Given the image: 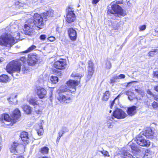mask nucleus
<instances>
[{"instance_id": "obj_49", "label": "nucleus", "mask_w": 158, "mask_h": 158, "mask_svg": "<svg viewBox=\"0 0 158 158\" xmlns=\"http://www.w3.org/2000/svg\"><path fill=\"white\" fill-rule=\"evenodd\" d=\"M134 98V95H132L131 96H129L128 97V99L130 101H132Z\"/></svg>"}, {"instance_id": "obj_5", "label": "nucleus", "mask_w": 158, "mask_h": 158, "mask_svg": "<svg viewBox=\"0 0 158 158\" xmlns=\"http://www.w3.org/2000/svg\"><path fill=\"white\" fill-rule=\"evenodd\" d=\"M21 113L19 109H16L13 112L10 117L7 114H5L3 116L4 120L6 122L15 123L18 119L20 117Z\"/></svg>"}, {"instance_id": "obj_6", "label": "nucleus", "mask_w": 158, "mask_h": 158, "mask_svg": "<svg viewBox=\"0 0 158 158\" xmlns=\"http://www.w3.org/2000/svg\"><path fill=\"white\" fill-rule=\"evenodd\" d=\"M108 11L109 12L117 15L118 16L119 15L124 16L125 15V13L123 12V10L118 5H112L111 10H108Z\"/></svg>"}, {"instance_id": "obj_30", "label": "nucleus", "mask_w": 158, "mask_h": 158, "mask_svg": "<svg viewBox=\"0 0 158 158\" xmlns=\"http://www.w3.org/2000/svg\"><path fill=\"white\" fill-rule=\"evenodd\" d=\"M17 97V95H13L11 96L8 99V101L9 102H12L14 103V101L16 102V103L17 102V100L16 99Z\"/></svg>"}, {"instance_id": "obj_16", "label": "nucleus", "mask_w": 158, "mask_h": 158, "mask_svg": "<svg viewBox=\"0 0 158 158\" xmlns=\"http://www.w3.org/2000/svg\"><path fill=\"white\" fill-rule=\"evenodd\" d=\"M88 75L87 77L89 79L92 77L93 74V64L92 62L91 61L88 62Z\"/></svg>"}, {"instance_id": "obj_13", "label": "nucleus", "mask_w": 158, "mask_h": 158, "mask_svg": "<svg viewBox=\"0 0 158 158\" xmlns=\"http://www.w3.org/2000/svg\"><path fill=\"white\" fill-rule=\"evenodd\" d=\"M69 36L72 40H75L77 38V33L74 28H70L68 30Z\"/></svg>"}, {"instance_id": "obj_43", "label": "nucleus", "mask_w": 158, "mask_h": 158, "mask_svg": "<svg viewBox=\"0 0 158 158\" xmlns=\"http://www.w3.org/2000/svg\"><path fill=\"white\" fill-rule=\"evenodd\" d=\"M47 37L46 35H41L40 36V39L42 40H44Z\"/></svg>"}, {"instance_id": "obj_35", "label": "nucleus", "mask_w": 158, "mask_h": 158, "mask_svg": "<svg viewBox=\"0 0 158 158\" xmlns=\"http://www.w3.org/2000/svg\"><path fill=\"white\" fill-rule=\"evenodd\" d=\"M99 152L104 155L105 157H109L110 156L109 152L103 150V151H99Z\"/></svg>"}, {"instance_id": "obj_25", "label": "nucleus", "mask_w": 158, "mask_h": 158, "mask_svg": "<svg viewBox=\"0 0 158 158\" xmlns=\"http://www.w3.org/2000/svg\"><path fill=\"white\" fill-rule=\"evenodd\" d=\"M158 54V49H152L148 53V55L149 56L153 57L157 55Z\"/></svg>"}, {"instance_id": "obj_45", "label": "nucleus", "mask_w": 158, "mask_h": 158, "mask_svg": "<svg viewBox=\"0 0 158 158\" xmlns=\"http://www.w3.org/2000/svg\"><path fill=\"white\" fill-rule=\"evenodd\" d=\"M48 40L50 41H53L55 40V38L53 36H51L48 38Z\"/></svg>"}, {"instance_id": "obj_38", "label": "nucleus", "mask_w": 158, "mask_h": 158, "mask_svg": "<svg viewBox=\"0 0 158 158\" xmlns=\"http://www.w3.org/2000/svg\"><path fill=\"white\" fill-rule=\"evenodd\" d=\"M119 96L120 94H119L117 97H116L113 101H112V102H111V104L110 105V108L111 109H112L114 104L115 101L116 100H117V101H118V98L119 97Z\"/></svg>"}, {"instance_id": "obj_17", "label": "nucleus", "mask_w": 158, "mask_h": 158, "mask_svg": "<svg viewBox=\"0 0 158 158\" xmlns=\"http://www.w3.org/2000/svg\"><path fill=\"white\" fill-rule=\"evenodd\" d=\"M22 141L24 144H27L29 143V138L28 136V133L26 132H23L20 135Z\"/></svg>"}, {"instance_id": "obj_8", "label": "nucleus", "mask_w": 158, "mask_h": 158, "mask_svg": "<svg viewBox=\"0 0 158 158\" xmlns=\"http://www.w3.org/2000/svg\"><path fill=\"white\" fill-rule=\"evenodd\" d=\"M136 141L137 144L142 146L148 147L150 144L149 141L146 140L141 135L138 136L136 138Z\"/></svg>"}, {"instance_id": "obj_20", "label": "nucleus", "mask_w": 158, "mask_h": 158, "mask_svg": "<svg viewBox=\"0 0 158 158\" xmlns=\"http://www.w3.org/2000/svg\"><path fill=\"white\" fill-rule=\"evenodd\" d=\"M112 30H114L115 32H118L121 29L120 24L117 22L112 23Z\"/></svg>"}, {"instance_id": "obj_51", "label": "nucleus", "mask_w": 158, "mask_h": 158, "mask_svg": "<svg viewBox=\"0 0 158 158\" xmlns=\"http://www.w3.org/2000/svg\"><path fill=\"white\" fill-rule=\"evenodd\" d=\"M35 112L37 114H40L41 113V111L39 110H35Z\"/></svg>"}, {"instance_id": "obj_24", "label": "nucleus", "mask_w": 158, "mask_h": 158, "mask_svg": "<svg viewBox=\"0 0 158 158\" xmlns=\"http://www.w3.org/2000/svg\"><path fill=\"white\" fill-rule=\"evenodd\" d=\"M15 7L17 9H19L23 7L26 5L25 3H22L19 1H16L15 3Z\"/></svg>"}, {"instance_id": "obj_3", "label": "nucleus", "mask_w": 158, "mask_h": 158, "mask_svg": "<svg viewBox=\"0 0 158 158\" xmlns=\"http://www.w3.org/2000/svg\"><path fill=\"white\" fill-rule=\"evenodd\" d=\"M71 76L74 77L77 80L75 81L72 80H69L66 83V84L69 89L68 90L71 93L74 92L76 90V86L79 84V83L82 76L80 74L73 73Z\"/></svg>"}, {"instance_id": "obj_46", "label": "nucleus", "mask_w": 158, "mask_h": 158, "mask_svg": "<svg viewBox=\"0 0 158 158\" xmlns=\"http://www.w3.org/2000/svg\"><path fill=\"white\" fill-rule=\"evenodd\" d=\"M53 71L54 73H55V74L57 75H60V76L61 75V73L58 71L57 70H53Z\"/></svg>"}, {"instance_id": "obj_55", "label": "nucleus", "mask_w": 158, "mask_h": 158, "mask_svg": "<svg viewBox=\"0 0 158 158\" xmlns=\"http://www.w3.org/2000/svg\"><path fill=\"white\" fill-rule=\"evenodd\" d=\"M154 89L156 91L158 92V85L154 87Z\"/></svg>"}, {"instance_id": "obj_57", "label": "nucleus", "mask_w": 158, "mask_h": 158, "mask_svg": "<svg viewBox=\"0 0 158 158\" xmlns=\"http://www.w3.org/2000/svg\"><path fill=\"white\" fill-rule=\"evenodd\" d=\"M148 94H150V95L152 94V92L150 91H148Z\"/></svg>"}, {"instance_id": "obj_44", "label": "nucleus", "mask_w": 158, "mask_h": 158, "mask_svg": "<svg viewBox=\"0 0 158 158\" xmlns=\"http://www.w3.org/2000/svg\"><path fill=\"white\" fill-rule=\"evenodd\" d=\"M61 131L64 132V133H65L68 132L69 131V130L67 127H64L62 128V129Z\"/></svg>"}, {"instance_id": "obj_61", "label": "nucleus", "mask_w": 158, "mask_h": 158, "mask_svg": "<svg viewBox=\"0 0 158 158\" xmlns=\"http://www.w3.org/2000/svg\"><path fill=\"white\" fill-rule=\"evenodd\" d=\"M80 6V5H78V7H79V6Z\"/></svg>"}, {"instance_id": "obj_53", "label": "nucleus", "mask_w": 158, "mask_h": 158, "mask_svg": "<svg viewBox=\"0 0 158 158\" xmlns=\"http://www.w3.org/2000/svg\"><path fill=\"white\" fill-rule=\"evenodd\" d=\"M25 57H21L20 58V59L21 61H22L23 62H24L25 60Z\"/></svg>"}, {"instance_id": "obj_7", "label": "nucleus", "mask_w": 158, "mask_h": 158, "mask_svg": "<svg viewBox=\"0 0 158 158\" xmlns=\"http://www.w3.org/2000/svg\"><path fill=\"white\" fill-rule=\"evenodd\" d=\"M67 15L65 18V20L68 23H71L73 22L75 20V15L74 13V9L69 7L66 9Z\"/></svg>"}, {"instance_id": "obj_2", "label": "nucleus", "mask_w": 158, "mask_h": 158, "mask_svg": "<svg viewBox=\"0 0 158 158\" xmlns=\"http://www.w3.org/2000/svg\"><path fill=\"white\" fill-rule=\"evenodd\" d=\"M15 35L6 33L2 35L0 37V45L10 47L15 43Z\"/></svg>"}, {"instance_id": "obj_4", "label": "nucleus", "mask_w": 158, "mask_h": 158, "mask_svg": "<svg viewBox=\"0 0 158 158\" xmlns=\"http://www.w3.org/2000/svg\"><path fill=\"white\" fill-rule=\"evenodd\" d=\"M6 69L7 72L13 76L15 72L19 73L20 71L21 64L18 61L13 60L7 64Z\"/></svg>"}, {"instance_id": "obj_63", "label": "nucleus", "mask_w": 158, "mask_h": 158, "mask_svg": "<svg viewBox=\"0 0 158 158\" xmlns=\"http://www.w3.org/2000/svg\"><path fill=\"white\" fill-rule=\"evenodd\" d=\"M1 150V148L0 147V151Z\"/></svg>"}, {"instance_id": "obj_50", "label": "nucleus", "mask_w": 158, "mask_h": 158, "mask_svg": "<svg viewBox=\"0 0 158 158\" xmlns=\"http://www.w3.org/2000/svg\"><path fill=\"white\" fill-rule=\"evenodd\" d=\"M64 132L62 131H61L60 130V131L58 133L59 135L61 137L63 135L64 133Z\"/></svg>"}, {"instance_id": "obj_14", "label": "nucleus", "mask_w": 158, "mask_h": 158, "mask_svg": "<svg viewBox=\"0 0 158 158\" xmlns=\"http://www.w3.org/2000/svg\"><path fill=\"white\" fill-rule=\"evenodd\" d=\"M57 99L60 102L68 103L70 100V98L69 96H66L62 94H59L57 98Z\"/></svg>"}, {"instance_id": "obj_12", "label": "nucleus", "mask_w": 158, "mask_h": 158, "mask_svg": "<svg viewBox=\"0 0 158 158\" xmlns=\"http://www.w3.org/2000/svg\"><path fill=\"white\" fill-rule=\"evenodd\" d=\"M29 59L28 60V63L29 65L33 66L35 65L39 60L38 56L31 55L28 56Z\"/></svg>"}, {"instance_id": "obj_28", "label": "nucleus", "mask_w": 158, "mask_h": 158, "mask_svg": "<svg viewBox=\"0 0 158 158\" xmlns=\"http://www.w3.org/2000/svg\"><path fill=\"white\" fill-rule=\"evenodd\" d=\"M36 48V47L34 45H32L31 47H29L27 50L23 52V53H27L29 52H31L34 49H35Z\"/></svg>"}, {"instance_id": "obj_42", "label": "nucleus", "mask_w": 158, "mask_h": 158, "mask_svg": "<svg viewBox=\"0 0 158 158\" xmlns=\"http://www.w3.org/2000/svg\"><path fill=\"white\" fill-rule=\"evenodd\" d=\"M116 77L117 78V79H123L125 77V75L123 74H120L118 76H116Z\"/></svg>"}, {"instance_id": "obj_60", "label": "nucleus", "mask_w": 158, "mask_h": 158, "mask_svg": "<svg viewBox=\"0 0 158 158\" xmlns=\"http://www.w3.org/2000/svg\"><path fill=\"white\" fill-rule=\"evenodd\" d=\"M111 110H110V113H111Z\"/></svg>"}, {"instance_id": "obj_37", "label": "nucleus", "mask_w": 158, "mask_h": 158, "mask_svg": "<svg viewBox=\"0 0 158 158\" xmlns=\"http://www.w3.org/2000/svg\"><path fill=\"white\" fill-rule=\"evenodd\" d=\"M118 80L116 76H114L110 79V83L111 84H112L113 85V83L115 82L116 81Z\"/></svg>"}, {"instance_id": "obj_58", "label": "nucleus", "mask_w": 158, "mask_h": 158, "mask_svg": "<svg viewBox=\"0 0 158 158\" xmlns=\"http://www.w3.org/2000/svg\"><path fill=\"white\" fill-rule=\"evenodd\" d=\"M16 158H23V156H19L18 157H17Z\"/></svg>"}, {"instance_id": "obj_59", "label": "nucleus", "mask_w": 158, "mask_h": 158, "mask_svg": "<svg viewBox=\"0 0 158 158\" xmlns=\"http://www.w3.org/2000/svg\"><path fill=\"white\" fill-rule=\"evenodd\" d=\"M16 33L18 35V34L19 35V34L18 33V32H16Z\"/></svg>"}, {"instance_id": "obj_18", "label": "nucleus", "mask_w": 158, "mask_h": 158, "mask_svg": "<svg viewBox=\"0 0 158 158\" xmlns=\"http://www.w3.org/2000/svg\"><path fill=\"white\" fill-rule=\"evenodd\" d=\"M153 133L152 130L148 128L145 130L143 132V135L149 139H152L153 138Z\"/></svg>"}, {"instance_id": "obj_9", "label": "nucleus", "mask_w": 158, "mask_h": 158, "mask_svg": "<svg viewBox=\"0 0 158 158\" xmlns=\"http://www.w3.org/2000/svg\"><path fill=\"white\" fill-rule=\"evenodd\" d=\"M23 146L17 142H14L11 145L10 151L12 153L19 152V151L23 149Z\"/></svg>"}, {"instance_id": "obj_52", "label": "nucleus", "mask_w": 158, "mask_h": 158, "mask_svg": "<svg viewBox=\"0 0 158 158\" xmlns=\"http://www.w3.org/2000/svg\"><path fill=\"white\" fill-rule=\"evenodd\" d=\"M99 1V0H93L92 1V3L93 4H96Z\"/></svg>"}, {"instance_id": "obj_10", "label": "nucleus", "mask_w": 158, "mask_h": 158, "mask_svg": "<svg viewBox=\"0 0 158 158\" xmlns=\"http://www.w3.org/2000/svg\"><path fill=\"white\" fill-rule=\"evenodd\" d=\"M127 114L121 109H117L113 112V117L118 119H122L125 118Z\"/></svg>"}, {"instance_id": "obj_40", "label": "nucleus", "mask_w": 158, "mask_h": 158, "mask_svg": "<svg viewBox=\"0 0 158 158\" xmlns=\"http://www.w3.org/2000/svg\"><path fill=\"white\" fill-rule=\"evenodd\" d=\"M22 72H23V73H27L28 71V69L25 67V66H23V68H22Z\"/></svg>"}, {"instance_id": "obj_34", "label": "nucleus", "mask_w": 158, "mask_h": 158, "mask_svg": "<svg viewBox=\"0 0 158 158\" xmlns=\"http://www.w3.org/2000/svg\"><path fill=\"white\" fill-rule=\"evenodd\" d=\"M152 106V108L156 110H158V103L155 101L153 102L152 103L151 106Z\"/></svg>"}, {"instance_id": "obj_1", "label": "nucleus", "mask_w": 158, "mask_h": 158, "mask_svg": "<svg viewBox=\"0 0 158 158\" xmlns=\"http://www.w3.org/2000/svg\"><path fill=\"white\" fill-rule=\"evenodd\" d=\"M53 10L49 9L45 12L42 13L41 15L35 13L34 15V19H29L27 24H25L23 29L24 32L26 35L32 37L35 34L34 30L36 27L39 30L43 28L44 23L43 19L45 21L50 19L53 16Z\"/></svg>"}, {"instance_id": "obj_56", "label": "nucleus", "mask_w": 158, "mask_h": 158, "mask_svg": "<svg viewBox=\"0 0 158 158\" xmlns=\"http://www.w3.org/2000/svg\"><path fill=\"white\" fill-rule=\"evenodd\" d=\"M154 99L155 100L158 102V95H157V96H156L154 98Z\"/></svg>"}, {"instance_id": "obj_47", "label": "nucleus", "mask_w": 158, "mask_h": 158, "mask_svg": "<svg viewBox=\"0 0 158 158\" xmlns=\"http://www.w3.org/2000/svg\"><path fill=\"white\" fill-rule=\"evenodd\" d=\"M146 28V26L145 25H142L139 27L140 31H143Z\"/></svg>"}, {"instance_id": "obj_62", "label": "nucleus", "mask_w": 158, "mask_h": 158, "mask_svg": "<svg viewBox=\"0 0 158 158\" xmlns=\"http://www.w3.org/2000/svg\"><path fill=\"white\" fill-rule=\"evenodd\" d=\"M132 82H136V81H132Z\"/></svg>"}, {"instance_id": "obj_48", "label": "nucleus", "mask_w": 158, "mask_h": 158, "mask_svg": "<svg viewBox=\"0 0 158 158\" xmlns=\"http://www.w3.org/2000/svg\"><path fill=\"white\" fill-rule=\"evenodd\" d=\"M153 74L154 77L158 78V71L154 72H153Z\"/></svg>"}, {"instance_id": "obj_31", "label": "nucleus", "mask_w": 158, "mask_h": 158, "mask_svg": "<svg viewBox=\"0 0 158 158\" xmlns=\"http://www.w3.org/2000/svg\"><path fill=\"white\" fill-rule=\"evenodd\" d=\"M152 157V155L151 153L148 152H146L143 158H151Z\"/></svg>"}, {"instance_id": "obj_32", "label": "nucleus", "mask_w": 158, "mask_h": 158, "mask_svg": "<svg viewBox=\"0 0 158 158\" xmlns=\"http://www.w3.org/2000/svg\"><path fill=\"white\" fill-rule=\"evenodd\" d=\"M152 101L151 99H148L147 101L145 102V105L147 106L148 107L151 108V105H152Z\"/></svg>"}, {"instance_id": "obj_54", "label": "nucleus", "mask_w": 158, "mask_h": 158, "mask_svg": "<svg viewBox=\"0 0 158 158\" xmlns=\"http://www.w3.org/2000/svg\"><path fill=\"white\" fill-rule=\"evenodd\" d=\"M61 136L60 135H59V136L57 137V139H56V142H58L60 139V138H61Z\"/></svg>"}, {"instance_id": "obj_22", "label": "nucleus", "mask_w": 158, "mask_h": 158, "mask_svg": "<svg viewBox=\"0 0 158 158\" xmlns=\"http://www.w3.org/2000/svg\"><path fill=\"white\" fill-rule=\"evenodd\" d=\"M23 109L24 111L27 114H30L31 112V107L27 105L23 106Z\"/></svg>"}, {"instance_id": "obj_15", "label": "nucleus", "mask_w": 158, "mask_h": 158, "mask_svg": "<svg viewBox=\"0 0 158 158\" xmlns=\"http://www.w3.org/2000/svg\"><path fill=\"white\" fill-rule=\"evenodd\" d=\"M37 94L39 98L42 99L45 97L46 94V90L44 88L39 87L37 89Z\"/></svg>"}, {"instance_id": "obj_36", "label": "nucleus", "mask_w": 158, "mask_h": 158, "mask_svg": "<svg viewBox=\"0 0 158 158\" xmlns=\"http://www.w3.org/2000/svg\"><path fill=\"white\" fill-rule=\"evenodd\" d=\"M37 100L33 98H31L29 100V103L30 104L32 105L33 106H35L37 105L36 104Z\"/></svg>"}, {"instance_id": "obj_39", "label": "nucleus", "mask_w": 158, "mask_h": 158, "mask_svg": "<svg viewBox=\"0 0 158 158\" xmlns=\"http://www.w3.org/2000/svg\"><path fill=\"white\" fill-rule=\"evenodd\" d=\"M106 68L108 69H110L111 67V63L110 61H107L106 62Z\"/></svg>"}, {"instance_id": "obj_29", "label": "nucleus", "mask_w": 158, "mask_h": 158, "mask_svg": "<svg viewBox=\"0 0 158 158\" xmlns=\"http://www.w3.org/2000/svg\"><path fill=\"white\" fill-rule=\"evenodd\" d=\"M50 80L52 83L56 84L58 82V78L56 76H52Z\"/></svg>"}, {"instance_id": "obj_27", "label": "nucleus", "mask_w": 158, "mask_h": 158, "mask_svg": "<svg viewBox=\"0 0 158 158\" xmlns=\"http://www.w3.org/2000/svg\"><path fill=\"white\" fill-rule=\"evenodd\" d=\"M49 150L48 147H44L41 149L40 152L43 154H47Z\"/></svg>"}, {"instance_id": "obj_11", "label": "nucleus", "mask_w": 158, "mask_h": 158, "mask_svg": "<svg viewBox=\"0 0 158 158\" xmlns=\"http://www.w3.org/2000/svg\"><path fill=\"white\" fill-rule=\"evenodd\" d=\"M66 62L65 60L60 59L55 62L53 64L54 67L56 69L61 70L64 69L66 67Z\"/></svg>"}, {"instance_id": "obj_64", "label": "nucleus", "mask_w": 158, "mask_h": 158, "mask_svg": "<svg viewBox=\"0 0 158 158\" xmlns=\"http://www.w3.org/2000/svg\"><path fill=\"white\" fill-rule=\"evenodd\" d=\"M131 83V82H129L128 83V84H130Z\"/></svg>"}, {"instance_id": "obj_26", "label": "nucleus", "mask_w": 158, "mask_h": 158, "mask_svg": "<svg viewBox=\"0 0 158 158\" xmlns=\"http://www.w3.org/2000/svg\"><path fill=\"white\" fill-rule=\"evenodd\" d=\"M131 148L132 150L136 152H139L140 151V149L135 144H133L131 146Z\"/></svg>"}, {"instance_id": "obj_19", "label": "nucleus", "mask_w": 158, "mask_h": 158, "mask_svg": "<svg viewBox=\"0 0 158 158\" xmlns=\"http://www.w3.org/2000/svg\"><path fill=\"white\" fill-rule=\"evenodd\" d=\"M136 113V107L135 106H133L128 108L127 113L129 115L132 116Z\"/></svg>"}, {"instance_id": "obj_21", "label": "nucleus", "mask_w": 158, "mask_h": 158, "mask_svg": "<svg viewBox=\"0 0 158 158\" xmlns=\"http://www.w3.org/2000/svg\"><path fill=\"white\" fill-rule=\"evenodd\" d=\"M111 95V93L109 91H106L103 94L102 99V100L105 101H107Z\"/></svg>"}, {"instance_id": "obj_23", "label": "nucleus", "mask_w": 158, "mask_h": 158, "mask_svg": "<svg viewBox=\"0 0 158 158\" xmlns=\"http://www.w3.org/2000/svg\"><path fill=\"white\" fill-rule=\"evenodd\" d=\"M9 77L6 75H2L0 76V82L6 83L8 81Z\"/></svg>"}, {"instance_id": "obj_33", "label": "nucleus", "mask_w": 158, "mask_h": 158, "mask_svg": "<svg viewBox=\"0 0 158 158\" xmlns=\"http://www.w3.org/2000/svg\"><path fill=\"white\" fill-rule=\"evenodd\" d=\"M37 133L39 135H42L43 133V129L42 126L41 125L39 127V129L37 130Z\"/></svg>"}, {"instance_id": "obj_41", "label": "nucleus", "mask_w": 158, "mask_h": 158, "mask_svg": "<svg viewBox=\"0 0 158 158\" xmlns=\"http://www.w3.org/2000/svg\"><path fill=\"white\" fill-rule=\"evenodd\" d=\"M125 94L128 96H131L132 95L134 96V94L131 91H125Z\"/></svg>"}]
</instances>
